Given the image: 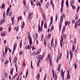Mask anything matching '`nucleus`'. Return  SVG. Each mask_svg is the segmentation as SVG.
Returning a JSON list of instances; mask_svg holds the SVG:
<instances>
[{
    "label": "nucleus",
    "mask_w": 80,
    "mask_h": 80,
    "mask_svg": "<svg viewBox=\"0 0 80 80\" xmlns=\"http://www.w3.org/2000/svg\"><path fill=\"white\" fill-rule=\"evenodd\" d=\"M33 17V14L32 13L30 12L28 16V18H32Z\"/></svg>",
    "instance_id": "nucleus-6"
},
{
    "label": "nucleus",
    "mask_w": 80,
    "mask_h": 80,
    "mask_svg": "<svg viewBox=\"0 0 80 80\" xmlns=\"http://www.w3.org/2000/svg\"><path fill=\"white\" fill-rule=\"evenodd\" d=\"M5 54H6V55H7V50H5V52L4 51H3L2 56H3V57H5Z\"/></svg>",
    "instance_id": "nucleus-9"
},
{
    "label": "nucleus",
    "mask_w": 80,
    "mask_h": 80,
    "mask_svg": "<svg viewBox=\"0 0 80 80\" xmlns=\"http://www.w3.org/2000/svg\"><path fill=\"white\" fill-rule=\"evenodd\" d=\"M67 24H68V21H66V22H65V26H67Z\"/></svg>",
    "instance_id": "nucleus-47"
},
{
    "label": "nucleus",
    "mask_w": 80,
    "mask_h": 80,
    "mask_svg": "<svg viewBox=\"0 0 80 80\" xmlns=\"http://www.w3.org/2000/svg\"><path fill=\"white\" fill-rule=\"evenodd\" d=\"M80 8V7H78L77 8V12H78L79 10V8Z\"/></svg>",
    "instance_id": "nucleus-50"
},
{
    "label": "nucleus",
    "mask_w": 80,
    "mask_h": 80,
    "mask_svg": "<svg viewBox=\"0 0 80 80\" xmlns=\"http://www.w3.org/2000/svg\"><path fill=\"white\" fill-rule=\"evenodd\" d=\"M57 40H55V47H57Z\"/></svg>",
    "instance_id": "nucleus-49"
},
{
    "label": "nucleus",
    "mask_w": 80,
    "mask_h": 80,
    "mask_svg": "<svg viewBox=\"0 0 80 80\" xmlns=\"http://www.w3.org/2000/svg\"><path fill=\"white\" fill-rule=\"evenodd\" d=\"M36 48H34V47H33V46H32V50H35V49Z\"/></svg>",
    "instance_id": "nucleus-62"
},
{
    "label": "nucleus",
    "mask_w": 80,
    "mask_h": 80,
    "mask_svg": "<svg viewBox=\"0 0 80 80\" xmlns=\"http://www.w3.org/2000/svg\"><path fill=\"white\" fill-rule=\"evenodd\" d=\"M37 5H39V6H41V4H40V3H37Z\"/></svg>",
    "instance_id": "nucleus-55"
},
{
    "label": "nucleus",
    "mask_w": 80,
    "mask_h": 80,
    "mask_svg": "<svg viewBox=\"0 0 80 80\" xmlns=\"http://www.w3.org/2000/svg\"><path fill=\"white\" fill-rule=\"evenodd\" d=\"M8 62H9V61L8 60H7L5 62V65L6 64L8 63Z\"/></svg>",
    "instance_id": "nucleus-38"
},
{
    "label": "nucleus",
    "mask_w": 80,
    "mask_h": 80,
    "mask_svg": "<svg viewBox=\"0 0 80 80\" xmlns=\"http://www.w3.org/2000/svg\"><path fill=\"white\" fill-rule=\"evenodd\" d=\"M74 4L72 5H70L71 7H72V8L73 9H75V6L74 5Z\"/></svg>",
    "instance_id": "nucleus-28"
},
{
    "label": "nucleus",
    "mask_w": 80,
    "mask_h": 80,
    "mask_svg": "<svg viewBox=\"0 0 80 80\" xmlns=\"http://www.w3.org/2000/svg\"><path fill=\"white\" fill-rule=\"evenodd\" d=\"M50 20H51V22L50 23V25L52 23V22H53V17L52 16L51 18H50Z\"/></svg>",
    "instance_id": "nucleus-15"
},
{
    "label": "nucleus",
    "mask_w": 80,
    "mask_h": 80,
    "mask_svg": "<svg viewBox=\"0 0 80 80\" xmlns=\"http://www.w3.org/2000/svg\"><path fill=\"white\" fill-rule=\"evenodd\" d=\"M48 47L50 50H51V49H52V46L51 44H49L48 45Z\"/></svg>",
    "instance_id": "nucleus-31"
},
{
    "label": "nucleus",
    "mask_w": 80,
    "mask_h": 80,
    "mask_svg": "<svg viewBox=\"0 0 80 80\" xmlns=\"http://www.w3.org/2000/svg\"><path fill=\"white\" fill-rule=\"evenodd\" d=\"M5 22V19H2L1 21V22H0L1 24H3V23H4V22Z\"/></svg>",
    "instance_id": "nucleus-18"
},
{
    "label": "nucleus",
    "mask_w": 80,
    "mask_h": 80,
    "mask_svg": "<svg viewBox=\"0 0 80 80\" xmlns=\"http://www.w3.org/2000/svg\"><path fill=\"white\" fill-rule=\"evenodd\" d=\"M65 26H64L62 29V34L63 33H64V32H65Z\"/></svg>",
    "instance_id": "nucleus-13"
},
{
    "label": "nucleus",
    "mask_w": 80,
    "mask_h": 80,
    "mask_svg": "<svg viewBox=\"0 0 80 80\" xmlns=\"http://www.w3.org/2000/svg\"><path fill=\"white\" fill-rule=\"evenodd\" d=\"M48 37L49 38H51V34L49 33L48 34Z\"/></svg>",
    "instance_id": "nucleus-30"
},
{
    "label": "nucleus",
    "mask_w": 80,
    "mask_h": 80,
    "mask_svg": "<svg viewBox=\"0 0 80 80\" xmlns=\"http://www.w3.org/2000/svg\"><path fill=\"white\" fill-rule=\"evenodd\" d=\"M64 72L63 71V69L61 70V77H62V80H64Z\"/></svg>",
    "instance_id": "nucleus-7"
},
{
    "label": "nucleus",
    "mask_w": 80,
    "mask_h": 80,
    "mask_svg": "<svg viewBox=\"0 0 80 80\" xmlns=\"http://www.w3.org/2000/svg\"><path fill=\"white\" fill-rule=\"evenodd\" d=\"M62 34L61 35V39L60 40V46L61 47H62V42H63V37H62Z\"/></svg>",
    "instance_id": "nucleus-8"
},
{
    "label": "nucleus",
    "mask_w": 80,
    "mask_h": 80,
    "mask_svg": "<svg viewBox=\"0 0 80 80\" xmlns=\"http://www.w3.org/2000/svg\"><path fill=\"white\" fill-rule=\"evenodd\" d=\"M51 58V55L50 54H48V56L47 57V58L46 59V61H48V60H50L51 58Z\"/></svg>",
    "instance_id": "nucleus-10"
},
{
    "label": "nucleus",
    "mask_w": 80,
    "mask_h": 80,
    "mask_svg": "<svg viewBox=\"0 0 80 80\" xmlns=\"http://www.w3.org/2000/svg\"><path fill=\"white\" fill-rule=\"evenodd\" d=\"M74 66H75V70H76V68L77 67V64L76 63H74Z\"/></svg>",
    "instance_id": "nucleus-51"
},
{
    "label": "nucleus",
    "mask_w": 80,
    "mask_h": 80,
    "mask_svg": "<svg viewBox=\"0 0 80 80\" xmlns=\"http://www.w3.org/2000/svg\"><path fill=\"white\" fill-rule=\"evenodd\" d=\"M77 27V22H76V23H75V26H74L75 28H76Z\"/></svg>",
    "instance_id": "nucleus-37"
},
{
    "label": "nucleus",
    "mask_w": 80,
    "mask_h": 80,
    "mask_svg": "<svg viewBox=\"0 0 80 80\" xmlns=\"http://www.w3.org/2000/svg\"><path fill=\"white\" fill-rule=\"evenodd\" d=\"M57 18H58V15H57V14H56V17H55L56 22H57Z\"/></svg>",
    "instance_id": "nucleus-41"
},
{
    "label": "nucleus",
    "mask_w": 80,
    "mask_h": 80,
    "mask_svg": "<svg viewBox=\"0 0 80 80\" xmlns=\"http://www.w3.org/2000/svg\"><path fill=\"white\" fill-rule=\"evenodd\" d=\"M76 22H77H77L78 23L80 22V18H79V20Z\"/></svg>",
    "instance_id": "nucleus-64"
},
{
    "label": "nucleus",
    "mask_w": 80,
    "mask_h": 80,
    "mask_svg": "<svg viewBox=\"0 0 80 80\" xmlns=\"http://www.w3.org/2000/svg\"><path fill=\"white\" fill-rule=\"evenodd\" d=\"M53 38H52V41H51V45L52 46V43H53Z\"/></svg>",
    "instance_id": "nucleus-57"
},
{
    "label": "nucleus",
    "mask_w": 80,
    "mask_h": 80,
    "mask_svg": "<svg viewBox=\"0 0 80 80\" xmlns=\"http://www.w3.org/2000/svg\"><path fill=\"white\" fill-rule=\"evenodd\" d=\"M44 44L45 45V46H46V45H47V42H46L45 40H44Z\"/></svg>",
    "instance_id": "nucleus-56"
},
{
    "label": "nucleus",
    "mask_w": 80,
    "mask_h": 80,
    "mask_svg": "<svg viewBox=\"0 0 80 80\" xmlns=\"http://www.w3.org/2000/svg\"><path fill=\"white\" fill-rule=\"evenodd\" d=\"M28 73V69H27V71L26 72V77H27V75Z\"/></svg>",
    "instance_id": "nucleus-43"
},
{
    "label": "nucleus",
    "mask_w": 80,
    "mask_h": 80,
    "mask_svg": "<svg viewBox=\"0 0 80 80\" xmlns=\"http://www.w3.org/2000/svg\"><path fill=\"white\" fill-rule=\"evenodd\" d=\"M57 75L55 74L54 75V80H57Z\"/></svg>",
    "instance_id": "nucleus-25"
},
{
    "label": "nucleus",
    "mask_w": 80,
    "mask_h": 80,
    "mask_svg": "<svg viewBox=\"0 0 80 80\" xmlns=\"http://www.w3.org/2000/svg\"><path fill=\"white\" fill-rule=\"evenodd\" d=\"M64 3V0H62L61 4V8L60 9L61 12V13L63 12V3Z\"/></svg>",
    "instance_id": "nucleus-3"
},
{
    "label": "nucleus",
    "mask_w": 80,
    "mask_h": 80,
    "mask_svg": "<svg viewBox=\"0 0 80 80\" xmlns=\"http://www.w3.org/2000/svg\"><path fill=\"white\" fill-rule=\"evenodd\" d=\"M28 38L29 40V44L30 45H31L32 44V38H31V36H30V35H28Z\"/></svg>",
    "instance_id": "nucleus-4"
},
{
    "label": "nucleus",
    "mask_w": 80,
    "mask_h": 80,
    "mask_svg": "<svg viewBox=\"0 0 80 80\" xmlns=\"http://www.w3.org/2000/svg\"><path fill=\"white\" fill-rule=\"evenodd\" d=\"M13 68H12L11 70L10 74L12 75V73H13Z\"/></svg>",
    "instance_id": "nucleus-23"
},
{
    "label": "nucleus",
    "mask_w": 80,
    "mask_h": 80,
    "mask_svg": "<svg viewBox=\"0 0 80 80\" xmlns=\"http://www.w3.org/2000/svg\"><path fill=\"white\" fill-rule=\"evenodd\" d=\"M8 32H10V31H11V29H12V28H11V27H9L8 28Z\"/></svg>",
    "instance_id": "nucleus-40"
},
{
    "label": "nucleus",
    "mask_w": 80,
    "mask_h": 80,
    "mask_svg": "<svg viewBox=\"0 0 80 80\" xmlns=\"http://www.w3.org/2000/svg\"><path fill=\"white\" fill-rule=\"evenodd\" d=\"M1 36H2V37L3 36H5V33H2L1 34Z\"/></svg>",
    "instance_id": "nucleus-44"
},
{
    "label": "nucleus",
    "mask_w": 80,
    "mask_h": 80,
    "mask_svg": "<svg viewBox=\"0 0 80 80\" xmlns=\"http://www.w3.org/2000/svg\"><path fill=\"white\" fill-rule=\"evenodd\" d=\"M46 77H47V74L45 73V76H44V80H46Z\"/></svg>",
    "instance_id": "nucleus-53"
},
{
    "label": "nucleus",
    "mask_w": 80,
    "mask_h": 80,
    "mask_svg": "<svg viewBox=\"0 0 80 80\" xmlns=\"http://www.w3.org/2000/svg\"><path fill=\"white\" fill-rule=\"evenodd\" d=\"M8 47H5V50H8Z\"/></svg>",
    "instance_id": "nucleus-60"
},
{
    "label": "nucleus",
    "mask_w": 80,
    "mask_h": 80,
    "mask_svg": "<svg viewBox=\"0 0 80 80\" xmlns=\"http://www.w3.org/2000/svg\"><path fill=\"white\" fill-rule=\"evenodd\" d=\"M17 43H15V44L13 46V50H15L16 49V48L17 47Z\"/></svg>",
    "instance_id": "nucleus-12"
},
{
    "label": "nucleus",
    "mask_w": 80,
    "mask_h": 80,
    "mask_svg": "<svg viewBox=\"0 0 80 80\" xmlns=\"http://www.w3.org/2000/svg\"><path fill=\"white\" fill-rule=\"evenodd\" d=\"M72 23H75V20H73L72 21Z\"/></svg>",
    "instance_id": "nucleus-59"
},
{
    "label": "nucleus",
    "mask_w": 80,
    "mask_h": 80,
    "mask_svg": "<svg viewBox=\"0 0 80 80\" xmlns=\"http://www.w3.org/2000/svg\"><path fill=\"white\" fill-rule=\"evenodd\" d=\"M36 58L38 59V58H39L38 61L39 62H41V59L42 58V56L41 55H39L38 56H37L36 57Z\"/></svg>",
    "instance_id": "nucleus-5"
},
{
    "label": "nucleus",
    "mask_w": 80,
    "mask_h": 80,
    "mask_svg": "<svg viewBox=\"0 0 80 80\" xmlns=\"http://www.w3.org/2000/svg\"><path fill=\"white\" fill-rule=\"evenodd\" d=\"M66 4L67 7H68V0H67L66 2Z\"/></svg>",
    "instance_id": "nucleus-22"
},
{
    "label": "nucleus",
    "mask_w": 80,
    "mask_h": 80,
    "mask_svg": "<svg viewBox=\"0 0 80 80\" xmlns=\"http://www.w3.org/2000/svg\"><path fill=\"white\" fill-rule=\"evenodd\" d=\"M30 2L32 6H33V1H32V0H30Z\"/></svg>",
    "instance_id": "nucleus-32"
},
{
    "label": "nucleus",
    "mask_w": 80,
    "mask_h": 80,
    "mask_svg": "<svg viewBox=\"0 0 80 80\" xmlns=\"http://www.w3.org/2000/svg\"><path fill=\"white\" fill-rule=\"evenodd\" d=\"M22 40H21V42H20V44H19V45H20V48H22Z\"/></svg>",
    "instance_id": "nucleus-33"
},
{
    "label": "nucleus",
    "mask_w": 80,
    "mask_h": 80,
    "mask_svg": "<svg viewBox=\"0 0 80 80\" xmlns=\"http://www.w3.org/2000/svg\"><path fill=\"white\" fill-rule=\"evenodd\" d=\"M42 30V28H39H39H38V32H39V31L41 32Z\"/></svg>",
    "instance_id": "nucleus-29"
},
{
    "label": "nucleus",
    "mask_w": 80,
    "mask_h": 80,
    "mask_svg": "<svg viewBox=\"0 0 80 80\" xmlns=\"http://www.w3.org/2000/svg\"><path fill=\"white\" fill-rule=\"evenodd\" d=\"M70 5H74V1L73 0H71Z\"/></svg>",
    "instance_id": "nucleus-19"
},
{
    "label": "nucleus",
    "mask_w": 80,
    "mask_h": 80,
    "mask_svg": "<svg viewBox=\"0 0 80 80\" xmlns=\"http://www.w3.org/2000/svg\"><path fill=\"white\" fill-rule=\"evenodd\" d=\"M40 53V51L38 50V52H37L36 54L37 55V54H39V53Z\"/></svg>",
    "instance_id": "nucleus-54"
},
{
    "label": "nucleus",
    "mask_w": 80,
    "mask_h": 80,
    "mask_svg": "<svg viewBox=\"0 0 80 80\" xmlns=\"http://www.w3.org/2000/svg\"><path fill=\"white\" fill-rule=\"evenodd\" d=\"M60 23H59V32L60 31V28H61V26H62L61 23L63 22V17L62 16H61L60 17Z\"/></svg>",
    "instance_id": "nucleus-2"
},
{
    "label": "nucleus",
    "mask_w": 80,
    "mask_h": 80,
    "mask_svg": "<svg viewBox=\"0 0 80 80\" xmlns=\"http://www.w3.org/2000/svg\"><path fill=\"white\" fill-rule=\"evenodd\" d=\"M22 2L23 3V5L25 6V5L26 4V1H25V0H23L22 1Z\"/></svg>",
    "instance_id": "nucleus-26"
},
{
    "label": "nucleus",
    "mask_w": 80,
    "mask_h": 80,
    "mask_svg": "<svg viewBox=\"0 0 80 80\" xmlns=\"http://www.w3.org/2000/svg\"><path fill=\"white\" fill-rule=\"evenodd\" d=\"M35 52H33L32 53V55H35Z\"/></svg>",
    "instance_id": "nucleus-63"
},
{
    "label": "nucleus",
    "mask_w": 80,
    "mask_h": 80,
    "mask_svg": "<svg viewBox=\"0 0 80 80\" xmlns=\"http://www.w3.org/2000/svg\"><path fill=\"white\" fill-rule=\"evenodd\" d=\"M75 46H74V45H73L72 50H75Z\"/></svg>",
    "instance_id": "nucleus-46"
},
{
    "label": "nucleus",
    "mask_w": 80,
    "mask_h": 80,
    "mask_svg": "<svg viewBox=\"0 0 80 80\" xmlns=\"http://www.w3.org/2000/svg\"><path fill=\"white\" fill-rule=\"evenodd\" d=\"M36 40L37 41V38H38V34H36Z\"/></svg>",
    "instance_id": "nucleus-58"
},
{
    "label": "nucleus",
    "mask_w": 80,
    "mask_h": 80,
    "mask_svg": "<svg viewBox=\"0 0 80 80\" xmlns=\"http://www.w3.org/2000/svg\"><path fill=\"white\" fill-rule=\"evenodd\" d=\"M50 3L52 5V8L53 9L54 8V4L53 3V0H51L50 1Z\"/></svg>",
    "instance_id": "nucleus-14"
},
{
    "label": "nucleus",
    "mask_w": 80,
    "mask_h": 80,
    "mask_svg": "<svg viewBox=\"0 0 80 80\" xmlns=\"http://www.w3.org/2000/svg\"><path fill=\"white\" fill-rule=\"evenodd\" d=\"M49 5V3L48 2L45 5L46 7L47 8H48V5Z\"/></svg>",
    "instance_id": "nucleus-24"
},
{
    "label": "nucleus",
    "mask_w": 80,
    "mask_h": 80,
    "mask_svg": "<svg viewBox=\"0 0 80 80\" xmlns=\"http://www.w3.org/2000/svg\"><path fill=\"white\" fill-rule=\"evenodd\" d=\"M52 72L53 74V78H54V74H55V72H54V70L52 69Z\"/></svg>",
    "instance_id": "nucleus-36"
},
{
    "label": "nucleus",
    "mask_w": 80,
    "mask_h": 80,
    "mask_svg": "<svg viewBox=\"0 0 80 80\" xmlns=\"http://www.w3.org/2000/svg\"><path fill=\"white\" fill-rule=\"evenodd\" d=\"M24 25L25 22H24L23 21V23L21 26V29H22V28H23L24 27H25Z\"/></svg>",
    "instance_id": "nucleus-17"
},
{
    "label": "nucleus",
    "mask_w": 80,
    "mask_h": 80,
    "mask_svg": "<svg viewBox=\"0 0 80 80\" xmlns=\"http://www.w3.org/2000/svg\"><path fill=\"white\" fill-rule=\"evenodd\" d=\"M70 61H71V59H72V57H73V53H72V52H71V50L70 51Z\"/></svg>",
    "instance_id": "nucleus-11"
},
{
    "label": "nucleus",
    "mask_w": 80,
    "mask_h": 80,
    "mask_svg": "<svg viewBox=\"0 0 80 80\" xmlns=\"http://www.w3.org/2000/svg\"><path fill=\"white\" fill-rule=\"evenodd\" d=\"M10 11V8H9L7 11V16H8V13H9V12Z\"/></svg>",
    "instance_id": "nucleus-16"
},
{
    "label": "nucleus",
    "mask_w": 80,
    "mask_h": 80,
    "mask_svg": "<svg viewBox=\"0 0 80 80\" xmlns=\"http://www.w3.org/2000/svg\"><path fill=\"white\" fill-rule=\"evenodd\" d=\"M63 37L64 38H66V34H63Z\"/></svg>",
    "instance_id": "nucleus-61"
},
{
    "label": "nucleus",
    "mask_w": 80,
    "mask_h": 80,
    "mask_svg": "<svg viewBox=\"0 0 80 80\" xmlns=\"http://www.w3.org/2000/svg\"><path fill=\"white\" fill-rule=\"evenodd\" d=\"M37 77H38L37 80H39V78H40V74H38V75H37Z\"/></svg>",
    "instance_id": "nucleus-34"
},
{
    "label": "nucleus",
    "mask_w": 80,
    "mask_h": 80,
    "mask_svg": "<svg viewBox=\"0 0 80 80\" xmlns=\"http://www.w3.org/2000/svg\"><path fill=\"white\" fill-rule=\"evenodd\" d=\"M54 28V27H53V26H52L51 28V32L52 31V30H53Z\"/></svg>",
    "instance_id": "nucleus-52"
},
{
    "label": "nucleus",
    "mask_w": 80,
    "mask_h": 80,
    "mask_svg": "<svg viewBox=\"0 0 80 80\" xmlns=\"http://www.w3.org/2000/svg\"><path fill=\"white\" fill-rule=\"evenodd\" d=\"M15 17V16H13L12 17V18H12V24L13 25L14 24H13V21L14 20V18Z\"/></svg>",
    "instance_id": "nucleus-21"
},
{
    "label": "nucleus",
    "mask_w": 80,
    "mask_h": 80,
    "mask_svg": "<svg viewBox=\"0 0 80 80\" xmlns=\"http://www.w3.org/2000/svg\"><path fill=\"white\" fill-rule=\"evenodd\" d=\"M4 7H5V4H2V7H1L2 8H4Z\"/></svg>",
    "instance_id": "nucleus-45"
},
{
    "label": "nucleus",
    "mask_w": 80,
    "mask_h": 80,
    "mask_svg": "<svg viewBox=\"0 0 80 80\" xmlns=\"http://www.w3.org/2000/svg\"><path fill=\"white\" fill-rule=\"evenodd\" d=\"M61 57H62V52L59 51L58 52V55L57 56V58L56 59V62L57 63L58 62L59 59L61 58Z\"/></svg>",
    "instance_id": "nucleus-1"
},
{
    "label": "nucleus",
    "mask_w": 80,
    "mask_h": 80,
    "mask_svg": "<svg viewBox=\"0 0 80 80\" xmlns=\"http://www.w3.org/2000/svg\"><path fill=\"white\" fill-rule=\"evenodd\" d=\"M41 62H40H40H39V61H38V63H37V67H38V66H39V64H40V63Z\"/></svg>",
    "instance_id": "nucleus-42"
},
{
    "label": "nucleus",
    "mask_w": 80,
    "mask_h": 80,
    "mask_svg": "<svg viewBox=\"0 0 80 80\" xmlns=\"http://www.w3.org/2000/svg\"><path fill=\"white\" fill-rule=\"evenodd\" d=\"M67 78L68 79H70V74L67 75Z\"/></svg>",
    "instance_id": "nucleus-39"
},
{
    "label": "nucleus",
    "mask_w": 80,
    "mask_h": 80,
    "mask_svg": "<svg viewBox=\"0 0 80 80\" xmlns=\"http://www.w3.org/2000/svg\"><path fill=\"white\" fill-rule=\"evenodd\" d=\"M44 27L45 28H47V23H45L44 24Z\"/></svg>",
    "instance_id": "nucleus-35"
},
{
    "label": "nucleus",
    "mask_w": 80,
    "mask_h": 80,
    "mask_svg": "<svg viewBox=\"0 0 80 80\" xmlns=\"http://www.w3.org/2000/svg\"><path fill=\"white\" fill-rule=\"evenodd\" d=\"M49 62H50V65L51 66H52V65H51L52 64V58H51L50 60H49Z\"/></svg>",
    "instance_id": "nucleus-48"
},
{
    "label": "nucleus",
    "mask_w": 80,
    "mask_h": 80,
    "mask_svg": "<svg viewBox=\"0 0 80 80\" xmlns=\"http://www.w3.org/2000/svg\"><path fill=\"white\" fill-rule=\"evenodd\" d=\"M43 18H44V22H46L47 20V19L46 18V17L45 16H43Z\"/></svg>",
    "instance_id": "nucleus-27"
},
{
    "label": "nucleus",
    "mask_w": 80,
    "mask_h": 80,
    "mask_svg": "<svg viewBox=\"0 0 80 80\" xmlns=\"http://www.w3.org/2000/svg\"><path fill=\"white\" fill-rule=\"evenodd\" d=\"M17 61V57H15L13 61L14 63H15V62H16Z\"/></svg>",
    "instance_id": "nucleus-20"
}]
</instances>
